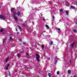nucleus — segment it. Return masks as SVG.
<instances>
[{
  "label": "nucleus",
  "mask_w": 77,
  "mask_h": 77,
  "mask_svg": "<svg viewBox=\"0 0 77 77\" xmlns=\"http://www.w3.org/2000/svg\"><path fill=\"white\" fill-rule=\"evenodd\" d=\"M36 56H37V57H36V59L37 60L38 62H39V58H40V56L38 54H36Z\"/></svg>",
  "instance_id": "f257e3e1"
},
{
  "label": "nucleus",
  "mask_w": 77,
  "mask_h": 77,
  "mask_svg": "<svg viewBox=\"0 0 77 77\" xmlns=\"http://www.w3.org/2000/svg\"><path fill=\"white\" fill-rule=\"evenodd\" d=\"M75 45V42H73V43L71 45V47L72 48H74V46Z\"/></svg>",
  "instance_id": "f03ea898"
},
{
  "label": "nucleus",
  "mask_w": 77,
  "mask_h": 77,
  "mask_svg": "<svg viewBox=\"0 0 77 77\" xmlns=\"http://www.w3.org/2000/svg\"><path fill=\"white\" fill-rule=\"evenodd\" d=\"M0 18H2V19H5V17L4 16L2 15H0Z\"/></svg>",
  "instance_id": "7ed1b4c3"
},
{
  "label": "nucleus",
  "mask_w": 77,
  "mask_h": 77,
  "mask_svg": "<svg viewBox=\"0 0 77 77\" xmlns=\"http://www.w3.org/2000/svg\"><path fill=\"white\" fill-rule=\"evenodd\" d=\"M20 14H21V13H20V11L18 12L17 13V15H18V16H20Z\"/></svg>",
  "instance_id": "20e7f679"
},
{
  "label": "nucleus",
  "mask_w": 77,
  "mask_h": 77,
  "mask_svg": "<svg viewBox=\"0 0 77 77\" xmlns=\"http://www.w3.org/2000/svg\"><path fill=\"white\" fill-rule=\"evenodd\" d=\"M17 26L19 27V29L20 30V31H22V29H21V28L20 26L18 25H17Z\"/></svg>",
  "instance_id": "39448f33"
},
{
  "label": "nucleus",
  "mask_w": 77,
  "mask_h": 77,
  "mask_svg": "<svg viewBox=\"0 0 77 77\" xmlns=\"http://www.w3.org/2000/svg\"><path fill=\"white\" fill-rule=\"evenodd\" d=\"M56 30H58V31H60V29L59 28H56Z\"/></svg>",
  "instance_id": "423d86ee"
},
{
  "label": "nucleus",
  "mask_w": 77,
  "mask_h": 77,
  "mask_svg": "<svg viewBox=\"0 0 77 77\" xmlns=\"http://www.w3.org/2000/svg\"><path fill=\"white\" fill-rule=\"evenodd\" d=\"M68 74H71V70H68Z\"/></svg>",
  "instance_id": "0eeeda50"
},
{
  "label": "nucleus",
  "mask_w": 77,
  "mask_h": 77,
  "mask_svg": "<svg viewBox=\"0 0 77 77\" xmlns=\"http://www.w3.org/2000/svg\"><path fill=\"white\" fill-rule=\"evenodd\" d=\"M66 14L67 15H68L69 14V12H68V11H66Z\"/></svg>",
  "instance_id": "6e6552de"
},
{
  "label": "nucleus",
  "mask_w": 77,
  "mask_h": 77,
  "mask_svg": "<svg viewBox=\"0 0 77 77\" xmlns=\"http://www.w3.org/2000/svg\"><path fill=\"white\" fill-rule=\"evenodd\" d=\"M14 19H15V20H18V18H17V17L16 16H14Z\"/></svg>",
  "instance_id": "1a4fd4ad"
},
{
  "label": "nucleus",
  "mask_w": 77,
  "mask_h": 77,
  "mask_svg": "<svg viewBox=\"0 0 77 77\" xmlns=\"http://www.w3.org/2000/svg\"><path fill=\"white\" fill-rule=\"evenodd\" d=\"M45 26L46 28H48V29H49V26H48V25H45Z\"/></svg>",
  "instance_id": "9d476101"
},
{
  "label": "nucleus",
  "mask_w": 77,
  "mask_h": 77,
  "mask_svg": "<svg viewBox=\"0 0 77 77\" xmlns=\"http://www.w3.org/2000/svg\"><path fill=\"white\" fill-rule=\"evenodd\" d=\"M70 8H72V9H75V7H74V6H71Z\"/></svg>",
  "instance_id": "9b49d317"
},
{
  "label": "nucleus",
  "mask_w": 77,
  "mask_h": 77,
  "mask_svg": "<svg viewBox=\"0 0 77 77\" xmlns=\"http://www.w3.org/2000/svg\"><path fill=\"white\" fill-rule=\"evenodd\" d=\"M13 14L14 15H17V12H14Z\"/></svg>",
  "instance_id": "f8f14e48"
},
{
  "label": "nucleus",
  "mask_w": 77,
  "mask_h": 77,
  "mask_svg": "<svg viewBox=\"0 0 77 77\" xmlns=\"http://www.w3.org/2000/svg\"><path fill=\"white\" fill-rule=\"evenodd\" d=\"M48 76L49 77H51V73H48Z\"/></svg>",
  "instance_id": "ddd939ff"
},
{
  "label": "nucleus",
  "mask_w": 77,
  "mask_h": 77,
  "mask_svg": "<svg viewBox=\"0 0 77 77\" xmlns=\"http://www.w3.org/2000/svg\"><path fill=\"white\" fill-rule=\"evenodd\" d=\"M9 57L7 58L6 60V62H8V60H9Z\"/></svg>",
  "instance_id": "4468645a"
},
{
  "label": "nucleus",
  "mask_w": 77,
  "mask_h": 77,
  "mask_svg": "<svg viewBox=\"0 0 77 77\" xmlns=\"http://www.w3.org/2000/svg\"><path fill=\"white\" fill-rule=\"evenodd\" d=\"M5 40H6V38H5L4 39H3V43H4L5 42Z\"/></svg>",
  "instance_id": "2eb2a0df"
},
{
  "label": "nucleus",
  "mask_w": 77,
  "mask_h": 77,
  "mask_svg": "<svg viewBox=\"0 0 77 77\" xmlns=\"http://www.w3.org/2000/svg\"><path fill=\"white\" fill-rule=\"evenodd\" d=\"M11 12H14V8H11Z\"/></svg>",
  "instance_id": "dca6fc26"
},
{
  "label": "nucleus",
  "mask_w": 77,
  "mask_h": 77,
  "mask_svg": "<svg viewBox=\"0 0 77 77\" xmlns=\"http://www.w3.org/2000/svg\"><path fill=\"white\" fill-rule=\"evenodd\" d=\"M60 74V72H59V71H58L57 72V75H59V74Z\"/></svg>",
  "instance_id": "f3484780"
},
{
  "label": "nucleus",
  "mask_w": 77,
  "mask_h": 77,
  "mask_svg": "<svg viewBox=\"0 0 77 77\" xmlns=\"http://www.w3.org/2000/svg\"><path fill=\"white\" fill-rule=\"evenodd\" d=\"M9 40H12V41H13V39H12V37H10Z\"/></svg>",
  "instance_id": "a211bd4d"
},
{
  "label": "nucleus",
  "mask_w": 77,
  "mask_h": 77,
  "mask_svg": "<svg viewBox=\"0 0 77 77\" xmlns=\"http://www.w3.org/2000/svg\"><path fill=\"white\" fill-rule=\"evenodd\" d=\"M50 45H52L53 44V42L51 41L50 43Z\"/></svg>",
  "instance_id": "6ab92c4d"
},
{
  "label": "nucleus",
  "mask_w": 77,
  "mask_h": 77,
  "mask_svg": "<svg viewBox=\"0 0 77 77\" xmlns=\"http://www.w3.org/2000/svg\"><path fill=\"white\" fill-rule=\"evenodd\" d=\"M8 75L9 76H11V74L10 73V72H8Z\"/></svg>",
  "instance_id": "aec40b11"
},
{
  "label": "nucleus",
  "mask_w": 77,
  "mask_h": 77,
  "mask_svg": "<svg viewBox=\"0 0 77 77\" xmlns=\"http://www.w3.org/2000/svg\"><path fill=\"white\" fill-rule=\"evenodd\" d=\"M41 47L42 48H44V45H42Z\"/></svg>",
  "instance_id": "412c9836"
},
{
  "label": "nucleus",
  "mask_w": 77,
  "mask_h": 77,
  "mask_svg": "<svg viewBox=\"0 0 77 77\" xmlns=\"http://www.w3.org/2000/svg\"><path fill=\"white\" fill-rule=\"evenodd\" d=\"M60 12H62L63 11V9H60Z\"/></svg>",
  "instance_id": "4be33fe9"
},
{
  "label": "nucleus",
  "mask_w": 77,
  "mask_h": 77,
  "mask_svg": "<svg viewBox=\"0 0 77 77\" xmlns=\"http://www.w3.org/2000/svg\"><path fill=\"white\" fill-rule=\"evenodd\" d=\"M0 32H3V29H1Z\"/></svg>",
  "instance_id": "5701e85b"
},
{
  "label": "nucleus",
  "mask_w": 77,
  "mask_h": 77,
  "mask_svg": "<svg viewBox=\"0 0 77 77\" xmlns=\"http://www.w3.org/2000/svg\"><path fill=\"white\" fill-rule=\"evenodd\" d=\"M55 60H57V59H58V58H57V56L55 57Z\"/></svg>",
  "instance_id": "b1692460"
},
{
  "label": "nucleus",
  "mask_w": 77,
  "mask_h": 77,
  "mask_svg": "<svg viewBox=\"0 0 77 77\" xmlns=\"http://www.w3.org/2000/svg\"><path fill=\"white\" fill-rule=\"evenodd\" d=\"M57 60H55V64H56L57 63Z\"/></svg>",
  "instance_id": "393cba45"
},
{
  "label": "nucleus",
  "mask_w": 77,
  "mask_h": 77,
  "mask_svg": "<svg viewBox=\"0 0 77 77\" xmlns=\"http://www.w3.org/2000/svg\"><path fill=\"white\" fill-rule=\"evenodd\" d=\"M20 54H19L18 55H17V56L18 57H20Z\"/></svg>",
  "instance_id": "a878e982"
},
{
  "label": "nucleus",
  "mask_w": 77,
  "mask_h": 77,
  "mask_svg": "<svg viewBox=\"0 0 77 77\" xmlns=\"http://www.w3.org/2000/svg\"><path fill=\"white\" fill-rule=\"evenodd\" d=\"M24 53V51H21L20 53Z\"/></svg>",
  "instance_id": "bb28decb"
},
{
  "label": "nucleus",
  "mask_w": 77,
  "mask_h": 77,
  "mask_svg": "<svg viewBox=\"0 0 77 77\" xmlns=\"http://www.w3.org/2000/svg\"><path fill=\"white\" fill-rule=\"evenodd\" d=\"M6 70H8V67H7L6 68Z\"/></svg>",
  "instance_id": "cd10ccee"
},
{
  "label": "nucleus",
  "mask_w": 77,
  "mask_h": 77,
  "mask_svg": "<svg viewBox=\"0 0 77 77\" xmlns=\"http://www.w3.org/2000/svg\"><path fill=\"white\" fill-rule=\"evenodd\" d=\"M73 31L74 32H76V30H75V29H74V30H73Z\"/></svg>",
  "instance_id": "c85d7f7f"
},
{
  "label": "nucleus",
  "mask_w": 77,
  "mask_h": 77,
  "mask_svg": "<svg viewBox=\"0 0 77 77\" xmlns=\"http://www.w3.org/2000/svg\"><path fill=\"white\" fill-rule=\"evenodd\" d=\"M10 64H7V67H9V65H10Z\"/></svg>",
  "instance_id": "c756f323"
},
{
  "label": "nucleus",
  "mask_w": 77,
  "mask_h": 77,
  "mask_svg": "<svg viewBox=\"0 0 77 77\" xmlns=\"http://www.w3.org/2000/svg\"><path fill=\"white\" fill-rule=\"evenodd\" d=\"M52 18H53V20H54V16H53Z\"/></svg>",
  "instance_id": "7c9ffc66"
},
{
  "label": "nucleus",
  "mask_w": 77,
  "mask_h": 77,
  "mask_svg": "<svg viewBox=\"0 0 77 77\" xmlns=\"http://www.w3.org/2000/svg\"><path fill=\"white\" fill-rule=\"evenodd\" d=\"M69 62L70 63H71V60H69Z\"/></svg>",
  "instance_id": "2f4dec72"
},
{
  "label": "nucleus",
  "mask_w": 77,
  "mask_h": 77,
  "mask_svg": "<svg viewBox=\"0 0 77 77\" xmlns=\"http://www.w3.org/2000/svg\"><path fill=\"white\" fill-rule=\"evenodd\" d=\"M23 26H26V24H25L24 23H23Z\"/></svg>",
  "instance_id": "473e14b6"
},
{
  "label": "nucleus",
  "mask_w": 77,
  "mask_h": 77,
  "mask_svg": "<svg viewBox=\"0 0 77 77\" xmlns=\"http://www.w3.org/2000/svg\"><path fill=\"white\" fill-rule=\"evenodd\" d=\"M26 56H28V54L27 53H26Z\"/></svg>",
  "instance_id": "72a5a7b5"
},
{
  "label": "nucleus",
  "mask_w": 77,
  "mask_h": 77,
  "mask_svg": "<svg viewBox=\"0 0 77 77\" xmlns=\"http://www.w3.org/2000/svg\"><path fill=\"white\" fill-rule=\"evenodd\" d=\"M23 44H26V42H23Z\"/></svg>",
  "instance_id": "f704fd0d"
},
{
  "label": "nucleus",
  "mask_w": 77,
  "mask_h": 77,
  "mask_svg": "<svg viewBox=\"0 0 77 77\" xmlns=\"http://www.w3.org/2000/svg\"><path fill=\"white\" fill-rule=\"evenodd\" d=\"M45 19L44 18L43 19V21H45Z\"/></svg>",
  "instance_id": "c9c22d12"
},
{
  "label": "nucleus",
  "mask_w": 77,
  "mask_h": 77,
  "mask_svg": "<svg viewBox=\"0 0 77 77\" xmlns=\"http://www.w3.org/2000/svg\"><path fill=\"white\" fill-rule=\"evenodd\" d=\"M19 41H21V39L20 38H19Z\"/></svg>",
  "instance_id": "e433bc0d"
},
{
  "label": "nucleus",
  "mask_w": 77,
  "mask_h": 77,
  "mask_svg": "<svg viewBox=\"0 0 77 77\" xmlns=\"http://www.w3.org/2000/svg\"><path fill=\"white\" fill-rule=\"evenodd\" d=\"M21 21H22V22H23V20H21Z\"/></svg>",
  "instance_id": "4c0bfd02"
},
{
  "label": "nucleus",
  "mask_w": 77,
  "mask_h": 77,
  "mask_svg": "<svg viewBox=\"0 0 77 77\" xmlns=\"http://www.w3.org/2000/svg\"><path fill=\"white\" fill-rule=\"evenodd\" d=\"M16 31H17V29H16Z\"/></svg>",
  "instance_id": "58836bf2"
},
{
  "label": "nucleus",
  "mask_w": 77,
  "mask_h": 77,
  "mask_svg": "<svg viewBox=\"0 0 77 77\" xmlns=\"http://www.w3.org/2000/svg\"><path fill=\"white\" fill-rule=\"evenodd\" d=\"M70 77H76L75 76H74V77L71 76Z\"/></svg>",
  "instance_id": "ea45409f"
},
{
  "label": "nucleus",
  "mask_w": 77,
  "mask_h": 77,
  "mask_svg": "<svg viewBox=\"0 0 77 77\" xmlns=\"http://www.w3.org/2000/svg\"><path fill=\"white\" fill-rule=\"evenodd\" d=\"M48 59H50V58L48 57Z\"/></svg>",
  "instance_id": "a19ab883"
},
{
  "label": "nucleus",
  "mask_w": 77,
  "mask_h": 77,
  "mask_svg": "<svg viewBox=\"0 0 77 77\" xmlns=\"http://www.w3.org/2000/svg\"><path fill=\"white\" fill-rule=\"evenodd\" d=\"M57 51H56V52H57Z\"/></svg>",
  "instance_id": "79ce46f5"
},
{
  "label": "nucleus",
  "mask_w": 77,
  "mask_h": 77,
  "mask_svg": "<svg viewBox=\"0 0 77 77\" xmlns=\"http://www.w3.org/2000/svg\"><path fill=\"white\" fill-rule=\"evenodd\" d=\"M0 9H1V7H0Z\"/></svg>",
  "instance_id": "37998d69"
}]
</instances>
